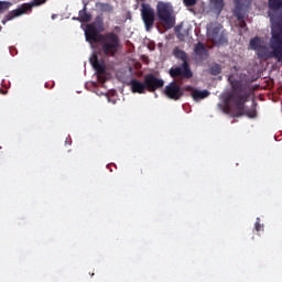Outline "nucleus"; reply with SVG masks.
<instances>
[{
	"instance_id": "nucleus-9",
	"label": "nucleus",
	"mask_w": 282,
	"mask_h": 282,
	"mask_svg": "<svg viewBox=\"0 0 282 282\" xmlns=\"http://www.w3.org/2000/svg\"><path fill=\"white\" fill-rule=\"evenodd\" d=\"M141 17H142V21L144 23L145 30L149 32V30L153 29V25L155 23V11L153 10V8H151L150 4L142 3Z\"/></svg>"
},
{
	"instance_id": "nucleus-23",
	"label": "nucleus",
	"mask_w": 282,
	"mask_h": 282,
	"mask_svg": "<svg viewBox=\"0 0 282 282\" xmlns=\"http://www.w3.org/2000/svg\"><path fill=\"white\" fill-rule=\"evenodd\" d=\"M239 21V28H246V20H238Z\"/></svg>"
},
{
	"instance_id": "nucleus-3",
	"label": "nucleus",
	"mask_w": 282,
	"mask_h": 282,
	"mask_svg": "<svg viewBox=\"0 0 282 282\" xmlns=\"http://www.w3.org/2000/svg\"><path fill=\"white\" fill-rule=\"evenodd\" d=\"M173 55L178 61H183L181 66H175L170 68L171 78H181V80H188L193 76V70H191V64H188V55L186 52L180 50L178 47L174 48Z\"/></svg>"
},
{
	"instance_id": "nucleus-26",
	"label": "nucleus",
	"mask_w": 282,
	"mask_h": 282,
	"mask_svg": "<svg viewBox=\"0 0 282 282\" xmlns=\"http://www.w3.org/2000/svg\"><path fill=\"white\" fill-rule=\"evenodd\" d=\"M106 8H107L108 10H111V6H109V4H106Z\"/></svg>"
},
{
	"instance_id": "nucleus-12",
	"label": "nucleus",
	"mask_w": 282,
	"mask_h": 282,
	"mask_svg": "<svg viewBox=\"0 0 282 282\" xmlns=\"http://www.w3.org/2000/svg\"><path fill=\"white\" fill-rule=\"evenodd\" d=\"M194 56L196 61H199L200 63L206 61V58H208V50H206V46L204 45V43L198 42L197 44H195Z\"/></svg>"
},
{
	"instance_id": "nucleus-16",
	"label": "nucleus",
	"mask_w": 282,
	"mask_h": 282,
	"mask_svg": "<svg viewBox=\"0 0 282 282\" xmlns=\"http://www.w3.org/2000/svg\"><path fill=\"white\" fill-rule=\"evenodd\" d=\"M249 45L251 47V50H254V52H257V50H259L262 45H261V37L256 36L253 39L250 40Z\"/></svg>"
},
{
	"instance_id": "nucleus-17",
	"label": "nucleus",
	"mask_w": 282,
	"mask_h": 282,
	"mask_svg": "<svg viewBox=\"0 0 282 282\" xmlns=\"http://www.w3.org/2000/svg\"><path fill=\"white\" fill-rule=\"evenodd\" d=\"M221 72V65L214 63L210 65L209 67V74H212V76H219V73Z\"/></svg>"
},
{
	"instance_id": "nucleus-7",
	"label": "nucleus",
	"mask_w": 282,
	"mask_h": 282,
	"mask_svg": "<svg viewBox=\"0 0 282 282\" xmlns=\"http://www.w3.org/2000/svg\"><path fill=\"white\" fill-rule=\"evenodd\" d=\"M268 17L272 23V28H274L278 21L282 19V0H268Z\"/></svg>"
},
{
	"instance_id": "nucleus-20",
	"label": "nucleus",
	"mask_w": 282,
	"mask_h": 282,
	"mask_svg": "<svg viewBox=\"0 0 282 282\" xmlns=\"http://www.w3.org/2000/svg\"><path fill=\"white\" fill-rule=\"evenodd\" d=\"M10 8V2H2L0 1V12H3Z\"/></svg>"
},
{
	"instance_id": "nucleus-8",
	"label": "nucleus",
	"mask_w": 282,
	"mask_h": 282,
	"mask_svg": "<svg viewBox=\"0 0 282 282\" xmlns=\"http://www.w3.org/2000/svg\"><path fill=\"white\" fill-rule=\"evenodd\" d=\"M184 91H186V89H184L177 80L171 82L164 89V94L170 100L184 98Z\"/></svg>"
},
{
	"instance_id": "nucleus-4",
	"label": "nucleus",
	"mask_w": 282,
	"mask_h": 282,
	"mask_svg": "<svg viewBox=\"0 0 282 282\" xmlns=\"http://www.w3.org/2000/svg\"><path fill=\"white\" fill-rule=\"evenodd\" d=\"M156 17L165 30H171L175 26V17L173 15V7L167 2H158Z\"/></svg>"
},
{
	"instance_id": "nucleus-22",
	"label": "nucleus",
	"mask_w": 282,
	"mask_h": 282,
	"mask_svg": "<svg viewBox=\"0 0 282 282\" xmlns=\"http://www.w3.org/2000/svg\"><path fill=\"white\" fill-rule=\"evenodd\" d=\"M258 221H256L254 224V228L257 230V232H261V230H263V225H261V223H259V218H257Z\"/></svg>"
},
{
	"instance_id": "nucleus-18",
	"label": "nucleus",
	"mask_w": 282,
	"mask_h": 282,
	"mask_svg": "<svg viewBox=\"0 0 282 282\" xmlns=\"http://www.w3.org/2000/svg\"><path fill=\"white\" fill-rule=\"evenodd\" d=\"M212 3L216 10H219L220 12L224 10V0H212Z\"/></svg>"
},
{
	"instance_id": "nucleus-5",
	"label": "nucleus",
	"mask_w": 282,
	"mask_h": 282,
	"mask_svg": "<svg viewBox=\"0 0 282 282\" xmlns=\"http://www.w3.org/2000/svg\"><path fill=\"white\" fill-rule=\"evenodd\" d=\"M207 36L214 45H226L228 37H226V31H224L220 24H208Z\"/></svg>"
},
{
	"instance_id": "nucleus-27",
	"label": "nucleus",
	"mask_w": 282,
	"mask_h": 282,
	"mask_svg": "<svg viewBox=\"0 0 282 282\" xmlns=\"http://www.w3.org/2000/svg\"><path fill=\"white\" fill-rule=\"evenodd\" d=\"M177 36H178V39H182V33H178Z\"/></svg>"
},
{
	"instance_id": "nucleus-2",
	"label": "nucleus",
	"mask_w": 282,
	"mask_h": 282,
	"mask_svg": "<svg viewBox=\"0 0 282 282\" xmlns=\"http://www.w3.org/2000/svg\"><path fill=\"white\" fill-rule=\"evenodd\" d=\"M250 96H252V87H250V84H243L239 80L231 82V91L227 95L225 100V111L228 113L231 106L236 109L234 118H241V116L257 118V108L253 107L246 110V102L250 100Z\"/></svg>"
},
{
	"instance_id": "nucleus-10",
	"label": "nucleus",
	"mask_w": 282,
	"mask_h": 282,
	"mask_svg": "<svg viewBox=\"0 0 282 282\" xmlns=\"http://www.w3.org/2000/svg\"><path fill=\"white\" fill-rule=\"evenodd\" d=\"M143 80L145 83L147 91H150L151 94H154V91L164 87V80L158 78L153 74H147Z\"/></svg>"
},
{
	"instance_id": "nucleus-11",
	"label": "nucleus",
	"mask_w": 282,
	"mask_h": 282,
	"mask_svg": "<svg viewBox=\"0 0 282 282\" xmlns=\"http://www.w3.org/2000/svg\"><path fill=\"white\" fill-rule=\"evenodd\" d=\"M185 91H189L193 100L195 102H199V100H204L205 98H208L210 96V91L208 90H199L193 86H184Z\"/></svg>"
},
{
	"instance_id": "nucleus-28",
	"label": "nucleus",
	"mask_w": 282,
	"mask_h": 282,
	"mask_svg": "<svg viewBox=\"0 0 282 282\" xmlns=\"http://www.w3.org/2000/svg\"><path fill=\"white\" fill-rule=\"evenodd\" d=\"M115 30H120V26H116Z\"/></svg>"
},
{
	"instance_id": "nucleus-15",
	"label": "nucleus",
	"mask_w": 282,
	"mask_h": 282,
	"mask_svg": "<svg viewBox=\"0 0 282 282\" xmlns=\"http://www.w3.org/2000/svg\"><path fill=\"white\" fill-rule=\"evenodd\" d=\"M73 19L79 21V23H89V21H91V14L87 12V4L79 11V17Z\"/></svg>"
},
{
	"instance_id": "nucleus-24",
	"label": "nucleus",
	"mask_w": 282,
	"mask_h": 282,
	"mask_svg": "<svg viewBox=\"0 0 282 282\" xmlns=\"http://www.w3.org/2000/svg\"><path fill=\"white\" fill-rule=\"evenodd\" d=\"M0 94H1L2 96H6V94H8V90H6V89H3V88H0Z\"/></svg>"
},
{
	"instance_id": "nucleus-6",
	"label": "nucleus",
	"mask_w": 282,
	"mask_h": 282,
	"mask_svg": "<svg viewBox=\"0 0 282 282\" xmlns=\"http://www.w3.org/2000/svg\"><path fill=\"white\" fill-rule=\"evenodd\" d=\"M47 0H32L29 3H23L22 6L18 7L15 10L9 12L6 15V19L2 20V24L6 25L8 21H12V19H17V17H21L22 14H25V12L32 10L33 8H36V6H43Z\"/></svg>"
},
{
	"instance_id": "nucleus-19",
	"label": "nucleus",
	"mask_w": 282,
	"mask_h": 282,
	"mask_svg": "<svg viewBox=\"0 0 282 282\" xmlns=\"http://www.w3.org/2000/svg\"><path fill=\"white\" fill-rule=\"evenodd\" d=\"M235 15L238 21H243L246 19V14H243V12H241V10L236 11Z\"/></svg>"
},
{
	"instance_id": "nucleus-21",
	"label": "nucleus",
	"mask_w": 282,
	"mask_h": 282,
	"mask_svg": "<svg viewBox=\"0 0 282 282\" xmlns=\"http://www.w3.org/2000/svg\"><path fill=\"white\" fill-rule=\"evenodd\" d=\"M183 1L187 8H191V7L195 6V3H197V0H183Z\"/></svg>"
},
{
	"instance_id": "nucleus-13",
	"label": "nucleus",
	"mask_w": 282,
	"mask_h": 282,
	"mask_svg": "<svg viewBox=\"0 0 282 282\" xmlns=\"http://www.w3.org/2000/svg\"><path fill=\"white\" fill-rule=\"evenodd\" d=\"M90 65L97 72V74L102 75L105 72H107V67L105 66V62L98 59L97 54H93L90 57Z\"/></svg>"
},
{
	"instance_id": "nucleus-14",
	"label": "nucleus",
	"mask_w": 282,
	"mask_h": 282,
	"mask_svg": "<svg viewBox=\"0 0 282 282\" xmlns=\"http://www.w3.org/2000/svg\"><path fill=\"white\" fill-rule=\"evenodd\" d=\"M128 85L131 86L132 94H145L147 93V84L145 82H140L138 79H131Z\"/></svg>"
},
{
	"instance_id": "nucleus-25",
	"label": "nucleus",
	"mask_w": 282,
	"mask_h": 282,
	"mask_svg": "<svg viewBox=\"0 0 282 282\" xmlns=\"http://www.w3.org/2000/svg\"><path fill=\"white\" fill-rule=\"evenodd\" d=\"M241 1H243V0H234V2H235L237 6H239V4L241 3Z\"/></svg>"
},
{
	"instance_id": "nucleus-1",
	"label": "nucleus",
	"mask_w": 282,
	"mask_h": 282,
	"mask_svg": "<svg viewBox=\"0 0 282 282\" xmlns=\"http://www.w3.org/2000/svg\"><path fill=\"white\" fill-rule=\"evenodd\" d=\"M100 32H105V21L97 17L94 22L86 25L85 39L87 43H98L104 56L116 58L122 50L120 35L113 31L104 34Z\"/></svg>"
}]
</instances>
